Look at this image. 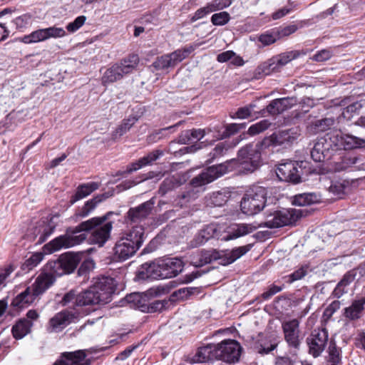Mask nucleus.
<instances>
[{
  "label": "nucleus",
  "instance_id": "52",
  "mask_svg": "<svg viewBox=\"0 0 365 365\" xmlns=\"http://www.w3.org/2000/svg\"><path fill=\"white\" fill-rule=\"evenodd\" d=\"M178 185V183L175 178L173 176L169 177L163 180L162 184L160 185L159 191L162 195H165L168 191L174 189Z\"/></svg>",
  "mask_w": 365,
  "mask_h": 365
},
{
  "label": "nucleus",
  "instance_id": "28",
  "mask_svg": "<svg viewBox=\"0 0 365 365\" xmlns=\"http://www.w3.org/2000/svg\"><path fill=\"white\" fill-rule=\"evenodd\" d=\"M53 219L54 216H49L38 222L36 229V235H39V242H44L54 231L56 222H53Z\"/></svg>",
  "mask_w": 365,
  "mask_h": 365
},
{
  "label": "nucleus",
  "instance_id": "58",
  "mask_svg": "<svg viewBox=\"0 0 365 365\" xmlns=\"http://www.w3.org/2000/svg\"><path fill=\"white\" fill-rule=\"evenodd\" d=\"M341 302L338 300L332 302L324 311L323 317L326 319H329L332 315L339 309Z\"/></svg>",
  "mask_w": 365,
  "mask_h": 365
},
{
  "label": "nucleus",
  "instance_id": "37",
  "mask_svg": "<svg viewBox=\"0 0 365 365\" xmlns=\"http://www.w3.org/2000/svg\"><path fill=\"white\" fill-rule=\"evenodd\" d=\"M33 326L32 322L28 319H22L19 320L12 328L14 337L20 339L30 332Z\"/></svg>",
  "mask_w": 365,
  "mask_h": 365
},
{
  "label": "nucleus",
  "instance_id": "31",
  "mask_svg": "<svg viewBox=\"0 0 365 365\" xmlns=\"http://www.w3.org/2000/svg\"><path fill=\"white\" fill-rule=\"evenodd\" d=\"M38 296L31 287H27L25 291L18 294L12 301V305L19 308L27 307L34 302Z\"/></svg>",
  "mask_w": 365,
  "mask_h": 365
},
{
  "label": "nucleus",
  "instance_id": "11",
  "mask_svg": "<svg viewBox=\"0 0 365 365\" xmlns=\"http://www.w3.org/2000/svg\"><path fill=\"white\" fill-rule=\"evenodd\" d=\"M81 261V255L76 253H66L62 255L56 261L47 264L56 274L61 275L68 274L74 271Z\"/></svg>",
  "mask_w": 365,
  "mask_h": 365
},
{
  "label": "nucleus",
  "instance_id": "8",
  "mask_svg": "<svg viewBox=\"0 0 365 365\" xmlns=\"http://www.w3.org/2000/svg\"><path fill=\"white\" fill-rule=\"evenodd\" d=\"M250 250V245H245L235 248L232 250H225L221 252H215L210 254L209 251H201L203 259H200V263L198 265L207 264L211 262L213 259H220V264L222 265H228L232 264L242 255H245Z\"/></svg>",
  "mask_w": 365,
  "mask_h": 365
},
{
  "label": "nucleus",
  "instance_id": "30",
  "mask_svg": "<svg viewBox=\"0 0 365 365\" xmlns=\"http://www.w3.org/2000/svg\"><path fill=\"white\" fill-rule=\"evenodd\" d=\"M356 276V273L354 270L346 272L334 289L333 295L336 298H340L347 293V287L354 281Z\"/></svg>",
  "mask_w": 365,
  "mask_h": 365
},
{
  "label": "nucleus",
  "instance_id": "10",
  "mask_svg": "<svg viewBox=\"0 0 365 365\" xmlns=\"http://www.w3.org/2000/svg\"><path fill=\"white\" fill-rule=\"evenodd\" d=\"M217 359L228 364L238 362L242 353V346L235 340H224L217 344Z\"/></svg>",
  "mask_w": 365,
  "mask_h": 365
},
{
  "label": "nucleus",
  "instance_id": "19",
  "mask_svg": "<svg viewBox=\"0 0 365 365\" xmlns=\"http://www.w3.org/2000/svg\"><path fill=\"white\" fill-rule=\"evenodd\" d=\"M86 357L83 350L64 352L53 365H89V361Z\"/></svg>",
  "mask_w": 365,
  "mask_h": 365
},
{
  "label": "nucleus",
  "instance_id": "6",
  "mask_svg": "<svg viewBox=\"0 0 365 365\" xmlns=\"http://www.w3.org/2000/svg\"><path fill=\"white\" fill-rule=\"evenodd\" d=\"M138 63V56L134 54L130 55L106 69L101 78L102 84L106 86L120 80L124 76L135 71Z\"/></svg>",
  "mask_w": 365,
  "mask_h": 365
},
{
  "label": "nucleus",
  "instance_id": "41",
  "mask_svg": "<svg viewBox=\"0 0 365 365\" xmlns=\"http://www.w3.org/2000/svg\"><path fill=\"white\" fill-rule=\"evenodd\" d=\"M222 227L216 223H210L200 230L208 240L214 238L221 239Z\"/></svg>",
  "mask_w": 365,
  "mask_h": 365
},
{
  "label": "nucleus",
  "instance_id": "64",
  "mask_svg": "<svg viewBox=\"0 0 365 365\" xmlns=\"http://www.w3.org/2000/svg\"><path fill=\"white\" fill-rule=\"evenodd\" d=\"M301 111L303 113H307L309 110L314 106V101L313 99L306 97L303 98L299 102Z\"/></svg>",
  "mask_w": 365,
  "mask_h": 365
},
{
  "label": "nucleus",
  "instance_id": "25",
  "mask_svg": "<svg viewBox=\"0 0 365 365\" xmlns=\"http://www.w3.org/2000/svg\"><path fill=\"white\" fill-rule=\"evenodd\" d=\"M217 346L215 344H208L198 348L192 361L195 363H204L210 360L217 359Z\"/></svg>",
  "mask_w": 365,
  "mask_h": 365
},
{
  "label": "nucleus",
  "instance_id": "48",
  "mask_svg": "<svg viewBox=\"0 0 365 365\" xmlns=\"http://www.w3.org/2000/svg\"><path fill=\"white\" fill-rule=\"evenodd\" d=\"M230 15L227 11L214 14L211 17V22L215 26H224L230 20Z\"/></svg>",
  "mask_w": 365,
  "mask_h": 365
},
{
  "label": "nucleus",
  "instance_id": "17",
  "mask_svg": "<svg viewBox=\"0 0 365 365\" xmlns=\"http://www.w3.org/2000/svg\"><path fill=\"white\" fill-rule=\"evenodd\" d=\"M279 343V338L274 335L259 334L254 342V349L259 354L264 355L274 350Z\"/></svg>",
  "mask_w": 365,
  "mask_h": 365
},
{
  "label": "nucleus",
  "instance_id": "59",
  "mask_svg": "<svg viewBox=\"0 0 365 365\" xmlns=\"http://www.w3.org/2000/svg\"><path fill=\"white\" fill-rule=\"evenodd\" d=\"M212 13L208 4H207L205 6L198 9L194 14L192 16L190 20L192 22H195L199 19H201L208 15L209 14Z\"/></svg>",
  "mask_w": 365,
  "mask_h": 365
},
{
  "label": "nucleus",
  "instance_id": "7",
  "mask_svg": "<svg viewBox=\"0 0 365 365\" xmlns=\"http://www.w3.org/2000/svg\"><path fill=\"white\" fill-rule=\"evenodd\" d=\"M302 217V210L299 209H282L267 215L262 227L277 228L294 223Z\"/></svg>",
  "mask_w": 365,
  "mask_h": 365
},
{
  "label": "nucleus",
  "instance_id": "40",
  "mask_svg": "<svg viewBox=\"0 0 365 365\" xmlns=\"http://www.w3.org/2000/svg\"><path fill=\"white\" fill-rule=\"evenodd\" d=\"M138 118L136 116H130L127 119H124L121 124L113 131L112 138L116 140L126 133L132 126L138 121Z\"/></svg>",
  "mask_w": 365,
  "mask_h": 365
},
{
  "label": "nucleus",
  "instance_id": "36",
  "mask_svg": "<svg viewBox=\"0 0 365 365\" xmlns=\"http://www.w3.org/2000/svg\"><path fill=\"white\" fill-rule=\"evenodd\" d=\"M98 183L95 182H91L79 185L77 187L76 194L74 195V196H73L71 200V203L73 204L76 201L88 196L93 191L98 189Z\"/></svg>",
  "mask_w": 365,
  "mask_h": 365
},
{
  "label": "nucleus",
  "instance_id": "24",
  "mask_svg": "<svg viewBox=\"0 0 365 365\" xmlns=\"http://www.w3.org/2000/svg\"><path fill=\"white\" fill-rule=\"evenodd\" d=\"M154 202L153 200H148L138 207L130 208L128 212V218L134 222L146 218L150 213Z\"/></svg>",
  "mask_w": 365,
  "mask_h": 365
},
{
  "label": "nucleus",
  "instance_id": "49",
  "mask_svg": "<svg viewBox=\"0 0 365 365\" xmlns=\"http://www.w3.org/2000/svg\"><path fill=\"white\" fill-rule=\"evenodd\" d=\"M271 123L268 120H262L254 125H252L248 129V133L250 135H257L269 128Z\"/></svg>",
  "mask_w": 365,
  "mask_h": 365
},
{
  "label": "nucleus",
  "instance_id": "44",
  "mask_svg": "<svg viewBox=\"0 0 365 365\" xmlns=\"http://www.w3.org/2000/svg\"><path fill=\"white\" fill-rule=\"evenodd\" d=\"M258 71L259 73H262L264 76H268L273 72H278L280 71L279 67L277 66L275 62V59L274 57L271 58L268 61L264 62L258 67Z\"/></svg>",
  "mask_w": 365,
  "mask_h": 365
},
{
  "label": "nucleus",
  "instance_id": "45",
  "mask_svg": "<svg viewBox=\"0 0 365 365\" xmlns=\"http://www.w3.org/2000/svg\"><path fill=\"white\" fill-rule=\"evenodd\" d=\"M43 257L44 255L41 252L32 254L22 264L23 269L29 271L34 269L43 260Z\"/></svg>",
  "mask_w": 365,
  "mask_h": 365
},
{
  "label": "nucleus",
  "instance_id": "13",
  "mask_svg": "<svg viewBox=\"0 0 365 365\" xmlns=\"http://www.w3.org/2000/svg\"><path fill=\"white\" fill-rule=\"evenodd\" d=\"M299 321L297 319L283 321L282 329L284 339L289 347L298 349L302 342L300 336Z\"/></svg>",
  "mask_w": 365,
  "mask_h": 365
},
{
  "label": "nucleus",
  "instance_id": "22",
  "mask_svg": "<svg viewBox=\"0 0 365 365\" xmlns=\"http://www.w3.org/2000/svg\"><path fill=\"white\" fill-rule=\"evenodd\" d=\"M54 274L53 269H51V272H42L38 275L31 287L38 297L53 284L56 279Z\"/></svg>",
  "mask_w": 365,
  "mask_h": 365
},
{
  "label": "nucleus",
  "instance_id": "51",
  "mask_svg": "<svg viewBox=\"0 0 365 365\" xmlns=\"http://www.w3.org/2000/svg\"><path fill=\"white\" fill-rule=\"evenodd\" d=\"M33 17L29 14H25L14 19L13 23L17 29H24L31 25Z\"/></svg>",
  "mask_w": 365,
  "mask_h": 365
},
{
  "label": "nucleus",
  "instance_id": "15",
  "mask_svg": "<svg viewBox=\"0 0 365 365\" xmlns=\"http://www.w3.org/2000/svg\"><path fill=\"white\" fill-rule=\"evenodd\" d=\"M336 150H353L365 147V140L353 135L333 133Z\"/></svg>",
  "mask_w": 365,
  "mask_h": 365
},
{
  "label": "nucleus",
  "instance_id": "39",
  "mask_svg": "<svg viewBox=\"0 0 365 365\" xmlns=\"http://www.w3.org/2000/svg\"><path fill=\"white\" fill-rule=\"evenodd\" d=\"M237 143L238 141H237L235 143H231L228 142H220L217 143L215 145V147L212 149V150L210 153V158L207 160V162L211 163L215 159L223 156L228 151V150L236 146Z\"/></svg>",
  "mask_w": 365,
  "mask_h": 365
},
{
  "label": "nucleus",
  "instance_id": "26",
  "mask_svg": "<svg viewBox=\"0 0 365 365\" xmlns=\"http://www.w3.org/2000/svg\"><path fill=\"white\" fill-rule=\"evenodd\" d=\"M297 102L296 98L294 97L277 98L267 106V110L272 115L279 114L292 108Z\"/></svg>",
  "mask_w": 365,
  "mask_h": 365
},
{
  "label": "nucleus",
  "instance_id": "57",
  "mask_svg": "<svg viewBox=\"0 0 365 365\" xmlns=\"http://www.w3.org/2000/svg\"><path fill=\"white\" fill-rule=\"evenodd\" d=\"M86 20V17L85 16H79L73 22L67 25L66 29L71 33H74L85 24Z\"/></svg>",
  "mask_w": 365,
  "mask_h": 365
},
{
  "label": "nucleus",
  "instance_id": "9",
  "mask_svg": "<svg viewBox=\"0 0 365 365\" xmlns=\"http://www.w3.org/2000/svg\"><path fill=\"white\" fill-rule=\"evenodd\" d=\"M195 46L190 45L182 48L178 49L171 53L165 54L157 58L153 63V66L158 70H165L173 68L178 63L186 58L193 51Z\"/></svg>",
  "mask_w": 365,
  "mask_h": 365
},
{
  "label": "nucleus",
  "instance_id": "55",
  "mask_svg": "<svg viewBox=\"0 0 365 365\" xmlns=\"http://www.w3.org/2000/svg\"><path fill=\"white\" fill-rule=\"evenodd\" d=\"M212 12L229 7L232 4L231 0H212L207 3Z\"/></svg>",
  "mask_w": 365,
  "mask_h": 365
},
{
  "label": "nucleus",
  "instance_id": "23",
  "mask_svg": "<svg viewBox=\"0 0 365 365\" xmlns=\"http://www.w3.org/2000/svg\"><path fill=\"white\" fill-rule=\"evenodd\" d=\"M296 134L292 129L281 130L266 138L263 143L268 146L283 145L286 143L292 142L296 138Z\"/></svg>",
  "mask_w": 365,
  "mask_h": 365
},
{
  "label": "nucleus",
  "instance_id": "4",
  "mask_svg": "<svg viewBox=\"0 0 365 365\" xmlns=\"http://www.w3.org/2000/svg\"><path fill=\"white\" fill-rule=\"evenodd\" d=\"M144 230L142 226H134L123 232L116 241L114 247V257L120 261L132 257L143 242Z\"/></svg>",
  "mask_w": 365,
  "mask_h": 365
},
{
  "label": "nucleus",
  "instance_id": "56",
  "mask_svg": "<svg viewBox=\"0 0 365 365\" xmlns=\"http://www.w3.org/2000/svg\"><path fill=\"white\" fill-rule=\"evenodd\" d=\"M46 32L47 38H61L66 36V31L63 28L56 27V26H51L45 29Z\"/></svg>",
  "mask_w": 365,
  "mask_h": 365
},
{
  "label": "nucleus",
  "instance_id": "32",
  "mask_svg": "<svg viewBox=\"0 0 365 365\" xmlns=\"http://www.w3.org/2000/svg\"><path fill=\"white\" fill-rule=\"evenodd\" d=\"M322 195L317 192H305L296 195L292 203L298 206H307L314 203L320 202Z\"/></svg>",
  "mask_w": 365,
  "mask_h": 365
},
{
  "label": "nucleus",
  "instance_id": "14",
  "mask_svg": "<svg viewBox=\"0 0 365 365\" xmlns=\"http://www.w3.org/2000/svg\"><path fill=\"white\" fill-rule=\"evenodd\" d=\"M328 337L326 329H314L307 339L309 354L314 357L319 356L327 344Z\"/></svg>",
  "mask_w": 365,
  "mask_h": 365
},
{
  "label": "nucleus",
  "instance_id": "5",
  "mask_svg": "<svg viewBox=\"0 0 365 365\" xmlns=\"http://www.w3.org/2000/svg\"><path fill=\"white\" fill-rule=\"evenodd\" d=\"M267 191L264 187L254 185L244 195L240 202L243 214L249 216L261 212L266 205Z\"/></svg>",
  "mask_w": 365,
  "mask_h": 365
},
{
  "label": "nucleus",
  "instance_id": "16",
  "mask_svg": "<svg viewBox=\"0 0 365 365\" xmlns=\"http://www.w3.org/2000/svg\"><path fill=\"white\" fill-rule=\"evenodd\" d=\"M138 276L143 279H167L168 274L165 267L163 266V262L162 259L143 264L139 272Z\"/></svg>",
  "mask_w": 365,
  "mask_h": 365
},
{
  "label": "nucleus",
  "instance_id": "33",
  "mask_svg": "<svg viewBox=\"0 0 365 365\" xmlns=\"http://www.w3.org/2000/svg\"><path fill=\"white\" fill-rule=\"evenodd\" d=\"M334 123L335 120L333 118L317 120L307 126V130L309 133L314 135L330 129L334 125Z\"/></svg>",
  "mask_w": 365,
  "mask_h": 365
},
{
  "label": "nucleus",
  "instance_id": "50",
  "mask_svg": "<svg viewBox=\"0 0 365 365\" xmlns=\"http://www.w3.org/2000/svg\"><path fill=\"white\" fill-rule=\"evenodd\" d=\"M256 107V105L254 103H250L246 106L240 108L235 113L234 115H231L232 118H240V119H245L250 117L253 111L254 108Z\"/></svg>",
  "mask_w": 365,
  "mask_h": 365
},
{
  "label": "nucleus",
  "instance_id": "20",
  "mask_svg": "<svg viewBox=\"0 0 365 365\" xmlns=\"http://www.w3.org/2000/svg\"><path fill=\"white\" fill-rule=\"evenodd\" d=\"M262 227V224L257 222L252 223L237 224L232 228L231 232L226 236L221 238V240L229 241L238 237L247 235L253 232L257 229Z\"/></svg>",
  "mask_w": 365,
  "mask_h": 365
},
{
  "label": "nucleus",
  "instance_id": "3",
  "mask_svg": "<svg viewBox=\"0 0 365 365\" xmlns=\"http://www.w3.org/2000/svg\"><path fill=\"white\" fill-rule=\"evenodd\" d=\"M116 284L110 277L97 278L88 289L78 294L76 301L77 307L107 304L115 291Z\"/></svg>",
  "mask_w": 365,
  "mask_h": 365
},
{
  "label": "nucleus",
  "instance_id": "29",
  "mask_svg": "<svg viewBox=\"0 0 365 365\" xmlns=\"http://www.w3.org/2000/svg\"><path fill=\"white\" fill-rule=\"evenodd\" d=\"M365 298L354 300L351 304L344 309V316L349 320L359 319L364 309Z\"/></svg>",
  "mask_w": 365,
  "mask_h": 365
},
{
  "label": "nucleus",
  "instance_id": "12",
  "mask_svg": "<svg viewBox=\"0 0 365 365\" xmlns=\"http://www.w3.org/2000/svg\"><path fill=\"white\" fill-rule=\"evenodd\" d=\"M336 150L332 133L317 139L311 150V157L316 162H322L330 158V151Z\"/></svg>",
  "mask_w": 365,
  "mask_h": 365
},
{
  "label": "nucleus",
  "instance_id": "27",
  "mask_svg": "<svg viewBox=\"0 0 365 365\" xmlns=\"http://www.w3.org/2000/svg\"><path fill=\"white\" fill-rule=\"evenodd\" d=\"M321 187L327 190L333 196L341 197L344 193L345 185L343 182L337 180H331L326 176L320 178Z\"/></svg>",
  "mask_w": 365,
  "mask_h": 365
},
{
  "label": "nucleus",
  "instance_id": "18",
  "mask_svg": "<svg viewBox=\"0 0 365 365\" xmlns=\"http://www.w3.org/2000/svg\"><path fill=\"white\" fill-rule=\"evenodd\" d=\"M276 173L281 181L292 182L293 183L300 182L301 178L296 163L287 162L280 164L277 168Z\"/></svg>",
  "mask_w": 365,
  "mask_h": 365
},
{
  "label": "nucleus",
  "instance_id": "38",
  "mask_svg": "<svg viewBox=\"0 0 365 365\" xmlns=\"http://www.w3.org/2000/svg\"><path fill=\"white\" fill-rule=\"evenodd\" d=\"M108 197L107 194L98 195L90 200H88L78 212L81 217L88 216L96 207V205Z\"/></svg>",
  "mask_w": 365,
  "mask_h": 365
},
{
  "label": "nucleus",
  "instance_id": "35",
  "mask_svg": "<svg viewBox=\"0 0 365 365\" xmlns=\"http://www.w3.org/2000/svg\"><path fill=\"white\" fill-rule=\"evenodd\" d=\"M162 260L168 274V278L177 276L183 269V262L180 259L171 258Z\"/></svg>",
  "mask_w": 365,
  "mask_h": 365
},
{
  "label": "nucleus",
  "instance_id": "43",
  "mask_svg": "<svg viewBox=\"0 0 365 365\" xmlns=\"http://www.w3.org/2000/svg\"><path fill=\"white\" fill-rule=\"evenodd\" d=\"M299 52L297 51H291L274 56V58L277 66L281 69L284 66L287 65L291 61L296 59L299 56Z\"/></svg>",
  "mask_w": 365,
  "mask_h": 365
},
{
  "label": "nucleus",
  "instance_id": "60",
  "mask_svg": "<svg viewBox=\"0 0 365 365\" xmlns=\"http://www.w3.org/2000/svg\"><path fill=\"white\" fill-rule=\"evenodd\" d=\"M207 241L208 240L207 237L200 230H199V232L194 236L193 239L190 242V246L192 248L197 247L205 245Z\"/></svg>",
  "mask_w": 365,
  "mask_h": 365
},
{
  "label": "nucleus",
  "instance_id": "63",
  "mask_svg": "<svg viewBox=\"0 0 365 365\" xmlns=\"http://www.w3.org/2000/svg\"><path fill=\"white\" fill-rule=\"evenodd\" d=\"M77 295L74 290H71L63 296L61 303L63 306H68L71 303L73 304V307L76 306V301Z\"/></svg>",
  "mask_w": 365,
  "mask_h": 365
},
{
  "label": "nucleus",
  "instance_id": "61",
  "mask_svg": "<svg viewBox=\"0 0 365 365\" xmlns=\"http://www.w3.org/2000/svg\"><path fill=\"white\" fill-rule=\"evenodd\" d=\"M361 108V105L360 103H352V104L346 106L345 108H344L341 115L344 118H346L347 120H350L351 118V114L354 113H356Z\"/></svg>",
  "mask_w": 365,
  "mask_h": 365
},
{
  "label": "nucleus",
  "instance_id": "2",
  "mask_svg": "<svg viewBox=\"0 0 365 365\" xmlns=\"http://www.w3.org/2000/svg\"><path fill=\"white\" fill-rule=\"evenodd\" d=\"M260 153L252 145H247L238 152L237 159H232L224 163L210 166L194 177L190 184L195 187H201L210 183L216 179L232 171L235 168L243 172H253L259 165Z\"/></svg>",
  "mask_w": 365,
  "mask_h": 365
},
{
  "label": "nucleus",
  "instance_id": "46",
  "mask_svg": "<svg viewBox=\"0 0 365 365\" xmlns=\"http://www.w3.org/2000/svg\"><path fill=\"white\" fill-rule=\"evenodd\" d=\"M341 360V351L335 343L330 342L329 346V361L331 365H338Z\"/></svg>",
  "mask_w": 365,
  "mask_h": 365
},
{
  "label": "nucleus",
  "instance_id": "54",
  "mask_svg": "<svg viewBox=\"0 0 365 365\" xmlns=\"http://www.w3.org/2000/svg\"><path fill=\"white\" fill-rule=\"evenodd\" d=\"M245 128V124L243 123H231L228 124L225 127V130L223 132V133L220 135V138H227L232 135L235 134L241 129H243Z\"/></svg>",
  "mask_w": 365,
  "mask_h": 365
},
{
  "label": "nucleus",
  "instance_id": "21",
  "mask_svg": "<svg viewBox=\"0 0 365 365\" xmlns=\"http://www.w3.org/2000/svg\"><path fill=\"white\" fill-rule=\"evenodd\" d=\"M73 318V314L66 310L61 311L49 320L48 329L51 332H58L68 326Z\"/></svg>",
  "mask_w": 365,
  "mask_h": 365
},
{
  "label": "nucleus",
  "instance_id": "47",
  "mask_svg": "<svg viewBox=\"0 0 365 365\" xmlns=\"http://www.w3.org/2000/svg\"><path fill=\"white\" fill-rule=\"evenodd\" d=\"M163 151L161 150H154L148 155L140 158V163H141L144 167L151 165L153 162L159 159L160 157L163 156Z\"/></svg>",
  "mask_w": 365,
  "mask_h": 365
},
{
  "label": "nucleus",
  "instance_id": "42",
  "mask_svg": "<svg viewBox=\"0 0 365 365\" xmlns=\"http://www.w3.org/2000/svg\"><path fill=\"white\" fill-rule=\"evenodd\" d=\"M45 29H38L33 31L29 35H26L22 38V41L25 43H33L47 40Z\"/></svg>",
  "mask_w": 365,
  "mask_h": 365
},
{
  "label": "nucleus",
  "instance_id": "1",
  "mask_svg": "<svg viewBox=\"0 0 365 365\" xmlns=\"http://www.w3.org/2000/svg\"><path fill=\"white\" fill-rule=\"evenodd\" d=\"M106 216L93 217L84 221L73 228H69L66 233L56 237L43 246L47 253H53L61 249H67L79 245L86 239L84 231L92 230L90 237L91 243L103 247L108 240L113 228L111 222H106Z\"/></svg>",
  "mask_w": 365,
  "mask_h": 365
},
{
  "label": "nucleus",
  "instance_id": "34",
  "mask_svg": "<svg viewBox=\"0 0 365 365\" xmlns=\"http://www.w3.org/2000/svg\"><path fill=\"white\" fill-rule=\"evenodd\" d=\"M230 197V192L223 189L214 192L207 197L206 202L209 206L221 207L227 203Z\"/></svg>",
  "mask_w": 365,
  "mask_h": 365
},
{
  "label": "nucleus",
  "instance_id": "62",
  "mask_svg": "<svg viewBox=\"0 0 365 365\" xmlns=\"http://www.w3.org/2000/svg\"><path fill=\"white\" fill-rule=\"evenodd\" d=\"M307 273V267L302 266L297 270L289 275V282L292 283L294 281L302 279Z\"/></svg>",
  "mask_w": 365,
  "mask_h": 365
},
{
  "label": "nucleus",
  "instance_id": "53",
  "mask_svg": "<svg viewBox=\"0 0 365 365\" xmlns=\"http://www.w3.org/2000/svg\"><path fill=\"white\" fill-rule=\"evenodd\" d=\"M279 38V34L275 32H265L261 34L258 40L263 46H269L274 43Z\"/></svg>",
  "mask_w": 365,
  "mask_h": 365
}]
</instances>
